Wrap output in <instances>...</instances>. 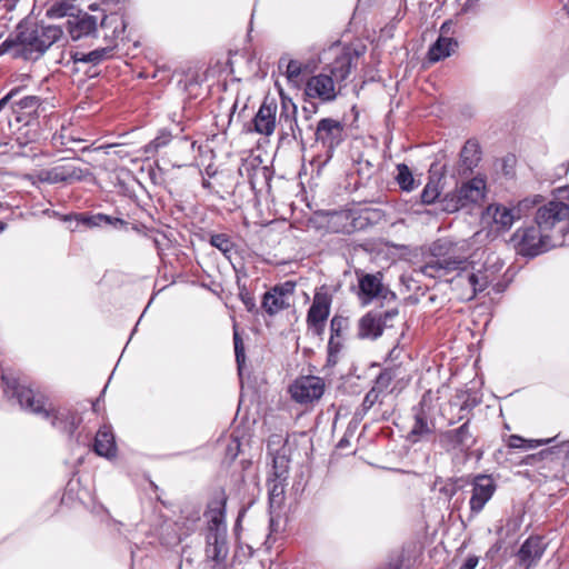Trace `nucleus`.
Returning a JSON list of instances; mask_svg holds the SVG:
<instances>
[{
	"label": "nucleus",
	"mask_w": 569,
	"mask_h": 569,
	"mask_svg": "<svg viewBox=\"0 0 569 569\" xmlns=\"http://www.w3.org/2000/svg\"><path fill=\"white\" fill-rule=\"evenodd\" d=\"M41 103L37 96H23L21 87L11 89L0 99V147L12 141L24 147L37 139Z\"/></svg>",
	"instance_id": "f257e3e1"
},
{
	"label": "nucleus",
	"mask_w": 569,
	"mask_h": 569,
	"mask_svg": "<svg viewBox=\"0 0 569 569\" xmlns=\"http://www.w3.org/2000/svg\"><path fill=\"white\" fill-rule=\"evenodd\" d=\"M423 276L453 283L457 289L468 292L473 283L468 276L473 267L468 262V242L466 240H439L433 244L431 258L420 268Z\"/></svg>",
	"instance_id": "f03ea898"
},
{
	"label": "nucleus",
	"mask_w": 569,
	"mask_h": 569,
	"mask_svg": "<svg viewBox=\"0 0 569 569\" xmlns=\"http://www.w3.org/2000/svg\"><path fill=\"white\" fill-rule=\"evenodd\" d=\"M63 34L58 26L19 24L16 32L0 44V56L11 54L13 58L38 60Z\"/></svg>",
	"instance_id": "7ed1b4c3"
},
{
	"label": "nucleus",
	"mask_w": 569,
	"mask_h": 569,
	"mask_svg": "<svg viewBox=\"0 0 569 569\" xmlns=\"http://www.w3.org/2000/svg\"><path fill=\"white\" fill-rule=\"evenodd\" d=\"M297 112V106L291 99L281 98V110L277 118V101L266 98L252 120L253 131L269 137L274 132L278 123L282 139L292 138L297 140L302 134L298 126Z\"/></svg>",
	"instance_id": "20e7f679"
},
{
	"label": "nucleus",
	"mask_w": 569,
	"mask_h": 569,
	"mask_svg": "<svg viewBox=\"0 0 569 569\" xmlns=\"http://www.w3.org/2000/svg\"><path fill=\"white\" fill-rule=\"evenodd\" d=\"M357 58L358 54L350 51L338 56L326 69L329 72H321L307 80L305 87L306 96L312 99H319L321 102L333 101L338 96L336 84L341 83L348 78L353 60Z\"/></svg>",
	"instance_id": "39448f33"
},
{
	"label": "nucleus",
	"mask_w": 569,
	"mask_h": 569,
	"mask_svg": "<svg viewBox=\"0 0 569 569\" xmlns=\"http://www.w3.org/2000/svg\"><path fill=\"white\" fill-rule=\"evenodd\" d=\"M14 395L21 408L32 413L41 415L43 418H50L52 427L61 432L72 436L81 422V418L69 409L47 410L44 397L36 395L30 388L18 387Z\"/></svg>",
	"instance_id": "423d86ee"
},
{
	"label": "nucleus",
	"mask_w": 569,
	"mask_h": 569,
	"mask_svg": "<svg viewBox=\"0 0 569 569\" xmlns=\"http://www.w3.org/2000/svg\"><path fill=\"white\" fill-rule=\"evenodd\" d=\"M536 222L557 246L563 241L569 232V204L562 201H549L541 206L536 212Z\"/></svg>",
	"instance_id": "0eeeda50"
},
{
	"label": "nucleus",
	"mask_w": 569,
	"mask_h": 569,
	"mask_svg": "<svg viewBox=\"0 0 569 569\" xmlns=\"http://www.w3.org/2000/svg\"><path fill=\"white\" fill-rule=\"evenodd\" d=\"M536 200L523 199L517 207L508 208L501 203L489 204L481 214V221L495 232L508 231L513 222L521 218L522 209H529Z\"/></svg>",
	"instance_id": "6e6552de"
},
{
	"label": "nucleus",
	"mask_w": 569,
	"mask_h": 569,
	"mask_svg": "<svg viewBox=\"0 0 569 569\" xmlns=\"http://www.w3.org/2000/svg\"><path fill=\"white\" fill-rule=\"evenodd\" d=\"M541 228L527 227L518 229L513 236L516 250L519 254L525 257H536L553 247H557L556 241H552Z\"/></svg>",
	"instance_id": "1a4fd4ad"
},
{
	"label": "nucleus",
	"mask_w": 569,
	"mask_h": 569,
	"mask_svg": "<svg viewBox=\"0 0 569 569\" xmlns=\"http://www.w3.org/2000/svg\"><path fill=\"white\" fill-rule=\"evenodd\" d=\"M398 316V309L387 311H369L358 321L357 336L360 339L376 340L386 328L392 327L393 319Z\"/></svg>",
	"instance_id": "9d476101"
},
{
	"label": "nucleus",
	"mask_w": 569,
	"mask_h": 569,
	"mask_svg": "<svg viewBox=\"0 0 569 569\" xmlns=\"http://www.w3.org/2000/svg\"><path fill=\"white\" fill-rule=\"evenodd\" d=\"M323 392L325 381L316 376L299 377L289 387L291 398L300 405L319 400Z\"/></svg>",
	"instance_id": "9b49d317"
},
{
	"label": "nucleus",
	"mask_w": 569,
	"mask_h": 569,
	"mask_svg": "<svg viewBox=\"0 0 569 569\" xmlns=\"http://www.w3.org/2000/svg\"><path fill=\"white\" fill-rule=\"evenodd\" d=\"M296 283L286 281L269 289L262 297L261 308L269 316H274L291 306Z\"/></svg>",
	"instance_id": "f8f14e48"
},
{
	"label": "nucleus",
	"mask_w": 569,
	"mask_h": 569,
	"mask_svg": "<svg viewBox=\"0 0 569 569\" xmlns=\"http://www.w3.org/2000/svg\"><path fill=\"white\" fill-rule=\"evenodd\" d=\"M343 140V126L340 121L323 118L321 119L316 129V141L326 149V160L332 158L335 149Z\"/></svg>",
	"instance_id": "ddd939ff"
},
{
	"label": "nucleus",
	"mask_w": 569,
	"mask_h": 569,
	"mask_svg": "<svg viewBox=\"0 0 569 569\" xmlns=\"http://www.w3.org/2000/svg\"><path fill=\"white\" fill-rule=\"evenodd\" d=\"M440 443L447 451L468 453L476 443V438L470 431L469 421L456 429L442 432Z\"/></svg>",
	"instance_id": "4468645a"
},
{
	"label": "nucleus",
	"mask_w": 569,
	"mask_h": 569,
	"mask_svg": "<svg viewBox=\"0 0 569 569\" xmlns=\"http://www.w3.org/2000/svg\"><path fill=\"white\" fill-rule=\"evenodd\" d=\"M413 423L408 432V440L418 442L435 431V421L431 418V408L427 405L425 397L418 406L412 408Z\"/></svg>",
	"instance_id": "2eb2a0df"
},
{
	"label": "nucleus",
	"mask_w": 569,
	"mask_h": 569,
	"mask_svg": "<svg viewBox=\"0 0 569 569\" xmlns=\"http://www.w3.org/2000/svg\"><path fill=\"white\" fill-rule=\"evenodd\" d=\"M331 298L327 293H316L307 313L308 328L317 336L322 335L330 313Z\"/></svg>",
	"instance_id": "dca6fc26"
},
{
	"label": "nucleus",
	"mask_w": 569,
	"mask_h": 569,
	"mask_svg": "<svg viewBox=\"0 0 569 569\" xmlns=\"http://www.w3.org/2000/svg\"><path fill=\"white\" fill-rule=\"evenodd\" d=\"M470 497V510L473 515L479 513L491 499L496 491V483L490 476L479 475L473 478Z\"/></svg>",
	"instance_id": "f3484780"
},
{
	"label": "nucleus",
	"mask_w": 569,
	"mask_h": 569,
	"mask_svg": "<svg viewBox=\"0 0 569 569\" xmlns=\"http://www.w3.org/2000/svg\"><path fill=\"white\" fill-rule=\"evenodd\" d=\"M86 170L76 167L72 163H64L56 166L50 169L40 170L38 179L46 183L72 182L82 180L86 176Z\"/></svg>",
	"instance_id": "a211bd4d"
},
{
	"label": "nucleus",
	"mask_w": 569,
	"mask_h": 569,
	"mask_svg": "<svg viewBox=\"0 0 569 569\" xmlns=\"http://www.w3.org/2000/svg\"><path fill=\"white\" fill-rule=\"evenodd\" d=\"M206 558L221 565L228 557L227 528L206 531Z\"/></svg>",
	"instance_id": "6ab92c4d"
},
{
	"label": "nucleus",
	"mask_w": 569,
	"mask_h": 569,
	"mask_svg": "<svg viewBox=\"0 0 569 569\" xmlns=\"http://www.w3.org/2000/svg\"><path fill=\"white\" fill-rule=\"evenodd\" d=\"M451 21H445L440 28V36L428 51V59L430 62H438L451 56L457 47L458 41L447 34L450 32Z\"/></svg>",
	"instance_id": "aec40b11"
},
{
	"label": "nucleus",
	"mask_w": 569,
	"mask_h": 569,
	"mask_svg": "<svg viewBox=\"0 0 569 569\" xmlns=\"http://www.w3.org/2000/svg\"><path fill=\"white\" fill-rule=\"evenodd\" d=\"M546 547V543L539 536L527 538L517 552L520 565L525 566L526 569L536 566L542 558Z\"/></svg>",
	"instance_id": "412c9836"
},
{
	"label": "nucleus",
	"mask_w": 569,
	"mask_h": 569,
	"mask_svg": "<svg viewBox=\"0 0 569 569\" xmlns=\"http://www.w3.org/2000/svg\"><path fill=\"white\" fill-rule=\"evenodd\" d=\"M226 503L227 497L220 492L208 505V510L204 516L207 518V530H218L227 528L226 525Z\"/></svg>",
	"instance_id": "4be33fe9"
},
{
	"label": "nucleus",
	"mask_w": 569,
	"mask_h": 569,
	"mask_svg": "<svg viewBox=\"0 0 569 569\" xmlns=\"http://www.w3.org/2000/svg\"><path fill=\"white\" fill-rule=\"evenodd\" d=\"M457 191L465 207L478 203L486 196V180L481 177H475L457 188Z\"/></svg>",
	"instance_id": "5701e85b"
},
{
	"label": "nucleus",
	"mask_w": 569,
	"mask_h": 569,
	"mask_svg": "<svg viewBox=\"0 0 569 569\" xmlns=\"http://www.w3.org/2000/svg\"><path fill=\"white\" fill-rule=\"evenodd\" d=\"M99 18L84 13L78 16L73 21L69 20V32L73 40L96 34L98 30Z\"/></svg>",
	"instance_id": "b1692460"
},
{
	"label": "nucleus",
	"mask_w": 569,
	"mask_h": 569,
	"mask_svg": "<svg viewBox=\"0 0 569 569\" xmlns=\"http://www.w3.org/2000/svg\"><path fill=\"white\" fill-rule=\"evenodd\" d=\"M382 290L381 277L379 273H367L359 278V298L363 305H368L377 298Z\"/></svg>",
	"instance_id": "393cba45"
},
{
	"label": "nucleus",
	"mask_w": 569,
	"mask_h": 569,
	"mask_svg": "<svg viewBox=\"0 0 569 569\" xmlns=\"http://www.w3.org/2000/svg\"><path fill=\"white\" fill-rule=\"evenodd\" d=\"M94 452L98 456L112 458L116 456L117 447L114 436L109 426H102L94 438Z\"/></svg>",
	"instance_id": "a878e982"
},
{
	"label": "nucleus",
	"mask_w": 569,
	"mask_h": 569,
	"mask_svg": "<svg viewBox=\"0 0 569 569\" xmlns=\"http://www.w3.org/2000/svg\"><path fill=\"white\" fill-rule=\"evenodd\" d=\"M238 171L242 178L248 180L252 189L257 187L259 177H262L263 179L267 177V167L261 166L258 158L242 160Z\"/></svg>",
	"instance_id": "bb28decb"
},
{
	"label": "nucleus",
	"mask_w": 569,
	"mask_h": 569,
	"mask_svg": "<svg viewBox=\"0 0 569 569\" xmlns=\"http://www.w3.org/2000/svg\"><path fill=\"white\" fill-rule=\"evenodd\" d=\"M469 281L473 283V289L462 292L465 299L471 300L479 292H482L495 280L493 271L485 268L483 270H473V274L468 276Z\"/></svg>",
	"instance_id": "cd10ccee"
},
{
	"label": "nucleus",
	"mask_w": 569,
	"mask_h": 569,
	"mask_svg": "<svg viewBox=\"0 0 569 569\" xmlns=\"http://www.w3.org/2000/svg\"><path fill=\"white\" fill-rule=\"evenodd\" d=\"M480 147L477 141L468 140L460 152L461 166L465 171H471L480 161Z\"/></svg>",
	"instance_id": "c85d7f7f"
},
{
	"label": "nucleus",
	"mask_w": 569,
	"mask_h": 569,
	"mask_svg": "<svg viewBox=\"0 0 569 569\" xmlns=\"http://www.w3.org/2000/svg\"><path fill=\"white\" fill-rule=\"evenodd\" d=\"M77 0H56L48 9L47 17L50 19H60L64 17H73L78 11Z\"/></svg>",
	"instance_id": "c756f323"
},
{
	"label": "nucleus",
	"mask_w": 569,
	"mask_h": 569,
	"mask_svg": "<svg viewBox=\"0 0 569 569\" xmlns=\"http://www.w3.org/2000/svg\"><path fill=\"white\" fill-rule=\"evenodd\" d=\"M286 470H281L280 472H274V478L269 480V499L272 505H281L284 498V488H286Z\"/></svg>",
	"instance_id": "7c9ffc66"
},
{
	"label": "nucleus",
	"mask_w": 569,
	"mask_h": 569,
	"mask_svg": "<svg viewBox=\"0 0 569 569\" xmlns=\"http://www.w3.org/2000/svg\"><path fill=\"white\" fill-rule=\"evenodd\" d=\"M398 367L385 368L376 378L372 387L382 396L386 395L389 391L392 381L398 377Z\"/></svg>",
	"instance_id": "2f4dec72"
},
{
	"label": "nucleus",
	"mask_w": 569,
	"mask_h": 569,
	"mask_svg": "<svg viewBox=\"0 0 569 569\" xmlns=\"http://www.w3.org/2000/svg\"><path fill=\"white\" fill-rule=\"evenodd\" d=\"M110 51L109 48L96 49L87 53L77 51L72 54V59L74 62L98 64L110 54Z\"/></svg>",
	"instance_id": "473e14b6"
},
{
	"label": "nucleus",
	"mask_w": 569,
	"mask_h": 569,
	"mask_svg": "<svg viewBox=\"0 0 569 569\" xmlns=\"http://www.w3.org/2000/svg\"><path fill=\"white\" fill-rule=\"evenodd\" d=\"M283 68L286 77L290 82H297L303 70L302 63L298 60H288L282 57L279 60V69L281 70Z\"/></svg>",
	"instance_id": "72a5a7b5"
},
{
	"label": "nucleus",
	"mask_w": 569,
	"mask_h": 569,
	"mask_svg": "<svg viewBox=\"0 0 569 569\" xmlns=\"http://www.w3.org/2000/svg\"><path fill=\"white\" fill-rule=\"evenodd\" d=\"M551 439L546 440H527L518 435H511L508 438V447L513 449H535L541 445L549 443Z\"/></svg>",
	"instance_id": "f704fd0d"
},
{
	"label": "nucleus",
	"mask_w": 569,
	"mask_h": 569,
	"mask_svg": "<svg viewBox=\"0 0 569 569\" xmlns=\"http://www.w3.org/2000/svg\"><path fill=\"white\" fill-rule=\"evenodd\" d=\"M397 181L402 190L410 191L415 188V180L412 173L407 164L400 163L397 166Z\"/></svg>",
	"instance_id": "c9c22d12"
},
{
	"label": "nucleus",
	"mask_w": 569,
	"mask_h": 569,
	"mask_svg": "<svg viewBox=\"0 0 569 569\" xmlns=\"http://www.w3.org/2000/svg\"><path fill=\"white\" fill-rule=\"evenodd\" d=\"M100 27L103 29L108 28V27H113V31H112L113 37H118L120 33H122L124 31V28H126L122 18L119 17L118 14H110V16L102 14V17L100 19Z\"/></svg>",
	"instance_id": "e433bc0d"
},
{
	"label": "nucleus",
	"mask_w": 569,
	"mask_h": 569,
	"mask_svg": "<svg viewBox=\"0 0 569 569\" xmlns=\"http://www.w3.org/2000/svg\"><path fill=\"white\" fill-rule=\"evenodd\" d=\"M442 210L447 212H456L461 208H465L462 200H460V196L457 189L452 192L447 193L441 200Z\"/></svg>",
	"instance_id": "4c0bfd02"
},
{
	"label": "nucleus",
	"mask_w": 569,
	"mask_h": 569,
	"mask_svg": "<svg viewBox=\"0 0 569 569\" xmlns=\"http://www.w3.org/2000/svg\"><path fill=\"white\" fill-rule=\"evenodd\" d=\"M210 244L220 250L223 254L231 252L234 248L233 242L226 233L212 234L210 237Z\"/></svg>",
	"instance_id": "58836bf2"
},
{
	"label": "nucleus",
	"mask_w": 569,
	"mask_h": 569,
	"mask_svg": "<svg viewBox=\"0 0 569 569\" xmlns=\"http://www.w3.org/2000/svg\"><path fill=\"white\" fill-rule=\"evenodd\" d=\"M382 395L377 391L373 387L366 393L361 403L363 413H367L376 403L381 402Z\"/></svg>",
	"instance_id": "ea45409f"
},
{
	"label": "nucleus",
	"mask_w": 569,
	"mask_h": 569,
	"mask_svg": "<svg viewBox=\"0 0 569 569\" xmlns=\"http://www.w3.org/2000/svg\"><path fill=\"white\" fill-rule=\"evenodd\" d=\"M233 345H234V355H236V361L238 363L239 369L244 363L246 356H244V346L243 341L238 332V330L234 328L233 331Z\"/></svg>",
	"instance_id": "a19ab883"
},
{
	"label": "nucleus",
	"mask_w": 569,
	"mask_h": 569,
	"mask_svg": "<svg viewBox=\"0 0 569 569\" xmlns=\"http://www.w3.org/2000/svg\"><path fill=\"white\" fill-rule=\"evenodd\" d=\"M239 298L244 305L248 312H257V305L254 297L250 293V291L246 287H241L239 289Z\"/></svg>",
	"instance_id": "79ce46f5"
},
{
	"label": "nucleus",
	"mask_w": 569,
	"mask_h": 569,
	"mask_svg": "<svg viewBox=\"0 0 569 569\" xmlns=\"http://www.w3.org/2000/svg\"><path fill=\"white\" fill-rule=\"evenodd\" d=\"M439 190L436 184L428 183L421 192V201L426 204L433 203L439 197Z\"/></svg>",
	"instance_id": "37998d69"
},
{
	"label": "nucleus",
	"mask_w": 569,
	"mask_h": 569,
	"mask_svg": "<svg viewBox=\"0 0 569 569\" xmlns=\"http://www.w3.org/2000/svg\"><path fill=\"white\" fill-rule=\"evenodd\" d=\"M86 221L89 226H93V227L101 226L102 223H106V224H113L117 222L123 223V221L121 219H118V218L112 219L111 217H109L107 214H102V213L92 216V217L88 218Z\"/></svg>",
	"instance_id": "c03bdc74"
},
{
	"label": "nucleus",
	"mask_w": 569,
	"mask_h": 569,
	"mask_svg": "<svg viewBox=\"0 0 569 569\" xmlns=\"http://www.w3.org/2000/svg\"><path fill=\"white\" fill-rule=\"evenodd\" d=\"M240 452V442L238 438L231 437L226 446V457L232 461Z\"/></svg>",
	"instance_id": "a18cd8bd"
},
{
	"label": "nucleus",
	"mask_w": 569,
	"mask_h": 569,
	"mask_svg": "<svg viewBox=\"0 0 569 569\" xmlns=\"http://www.w3.org/2000/svg\"><path fill=\"white\" fill-rule=\"evenodd\" d=\"M340 351V343L331 336L328 342V361L335 363Z\"/></svg>",
	"instance_id": "49530a36"
},
{
	"label": "nucleus",
	"mask_w": 569,
	"mask_h": 569,
	"mask_svg": "<svg viewBox=\"0 0 569 569\" xmlns=\"http://www.w3.org/2000/svg\"><path fill=\"white\" fill-rule=\"evenodd\" d=\"M170 141H171L170 132L162 131L151 141V144L153 146L154 149H159V148L167 146Z\"/></svg>",
	"instance_id": "de8ad7c7"
},
{
	"label": "nucleus",
	"mask_w": 569,
	"mask_h": 569,
	"mask_svg": "<svg viewBox=\"0 0 569 569\" xmlns=\"http://www.w3.org/2000/svg\"><path fill=\"white\" fill-rule=\"evenodd\" d=\"M346 320L342 317L335 316L330 321L331 336L339 337Z\"/></svg>",
	"instance_id": "09e8293b"
},
{
	"label": "nucleus",
	"mask_w": 569,
	"mask_h": 569,
	"mask_svg": "<svg viewBox=\"0 0 569 569\" xmlns=\"http://www.w3.org/2000/svg\"><path fill=\"white\" fill-rule=\"evenodd\" d=\"M479 563V557L468 556L459 569H476Z\"/></svg>",
	"instance_id": "8fccbe9b"
},
{
	"label": "nucleus",
	"mask_w": 569,
	"mask_h": 569,
	"mask_svg": "<svg viewBox=\"0 0 569 569\" xmlns=\"http://www.w3.org/2000/svg\"><path fill=\"white\" fill-rule=\"evenodd\" d=\"M350 219V216L348 212H337L332 216V222L336 223V222H343V221H348Z\"/></svg>",
	"instance_id": "3c124183"
},
{
	"label": "nucleus",
	"mask_w": 569,
	"mask_h": 569,
	"mask_svg": "<svg viewBox=\"0 0 569 569\" xmlns=\"http://www.w3.org/2000/svg\"><path fill=\"white\" fill-rule=\"evenodd\" d=\"M353 229V224L351 222L343 223L341 228H338L337 231L349 233Z\"/></svg>",
	"instance_id": "603ef678"
},
{
	"label": "nucleus",
	"mask_w": 569,
	"mask_h": 569,
	"mask_svg": "<svg viewBox=\"0 0 569 569\" xmlns=\"http://www.w3.org/2000/svg\"><path fill=\"white\" fill-rule=\"evenodd\" d=\"M8 224L3 221H0V233L7 229Z\"/></svg>",
	"instance_id": "864d4df0"
},
{
	"label": "nucleus",
	"mask_w": 569,
	"mask_h": 569,
	"mask_svg": "<svg viewBox=\"0 0 569 569\" xmlns=\"http://www.w3.org/2000/svg\"><path fill=\"white\" fill-rule=\"evenodd\" d=\"M383 569H399L398 566L396 565H388L386 568Z\"/></svg>",
	"instance_id": "5fc2aeb1"
},
{
	"label": "nucleus",
	"mask_w": 569,
	"mask_h": 569,
	"mask_svg": "<svg viewBox=\"0 0 569 569\" xmlns=\"http://www.w3.org/2000/svg\"><path fill=\"white\" fill-rule=\"evenodd\" d=\"M3 36H4V30L2 29V27H0V40L2 39Z\"/></svg>",
	"instance_id": "6e6d98bb"
},
{
	"label": "nucleus",
	"mask_w": 569,
	"mask_h": 569,
	"mask_svg": "<svg viewBox=\"0 0 569 569\" xmlns=\"http://www.w3.org/2000/svg\"><path fill=\"white\" fill-rule=\"evenodd\" d=\"M202 184H203L204 188H208L210 186V182L204 180Z\"/></svg>",
	"instance_id": "4d7b16f0"
},
{
	"label": "nucleus",
	"mask_w": 569,
	"mask_h": 569,
	"mask_svg": "<svg viewBox=\"0 0 569 569\" xmlns=\"http://www.w3.org/2000/svg\"><path fill=\"white\" fill-rule=\"evenodd\" d=\"M273 463H274V468H277L278 460H277V459H274V460H273Z\"/></svg>",
	"instance_id": "13d9d810"
}]
</instances>
